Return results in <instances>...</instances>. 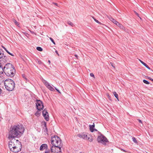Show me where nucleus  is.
I'll return each instance as SVG.
<instances>
[{
	"label": "nucleus",
	"mask_w": 153,
	"mask_h": 153,
	"mask_svg": "<svg viewBox=\"0 0 153 153\" xmlns=\"http://www.w3.org/2000/svg\"><path fill=\"white\" fill-rule=\"evenodd\" d=\"M113 93L114 95L115 96V97L117 99L118 101H119V99L118 98V94L115 91H114L113 92Z\"/></svg>",
	"instance_id": "obj_18"
},
{
	"label": "nucleus",
	"mask_w": 153,
	"mask_h": 153,
	"mask_svg": "<svg viewBox=\"0 0 153 153\" xmlns=\"http://www.w3.org/2000/svg\"><path fill=\"white\" fill-rule=\"evenodd\" d=\"M3 68L2 64L0 62V74H2L3 73Z\"/></svg>",
	"instance_id": "obj_16"
},
{
	"label": "nucleus",
	"mask_w": 153,
	"mask_h": 153,
	"mask_svg": "<svg viewBox=\"0 0 153 153\" xmlns=\"http://www.w3.org/2000/svg\"><path fill=\"white\" fill-rule=\"evenodd\" d=\"M132 139L133 141L135 143H137V141L135 137H132Z\"/></svg>",
	"instance_id": "obj_23"
},
{
	"label": "nucleus",
	"mask_w": 153,
	"mask_h": 153,
	"mask_svg": "<svg viewBox=\"0 0 153 153\" xmlns=\"http://www.w3.org/2000/svg\"><path fill=\"white\" fill-rule=\"evenodd\" d=\"M53 4L56 5L57 6L58 4L57 3H53Z\"/></svg>",
	"instance_id": "obj_44"
},
{
	"label": "nucleus",
	"mask_w": 153,
	"mask_h": 153,
	"mask_svg": "<svg viewBox=\"0 0 153 153\" xmlns=\"http://www.w3.org/2000/svg\"><path fill=\"white\" fill-rule=\"evenodd\" d=\"M37 50L40 51H42V49L40 47H38L36 48Z\"/></svg>",
	"instance_id": "obj_22"
},
{
	"label": "nucleus",
	"mask_w": 153,
	"mask_h": 153,
	"mask_svg": "<svg viewBox=\"0 0 153 153\" xmlns=\"http://www.w3.org/2000/svg\"><path fill=\"white\" fill-rule=\"evenodd\" d=\"M97 141L99 143L105 145L108 142V140L103 135L100 134L97 137Z\"/></svg>",
	"instance_id": "obj_6"
},
{
	"label": "nucleus",
	"mask_w": 153,
	"mask_h": 153,
	"mask_svg": "<svg viewBox=\"0 0 153 153\" xmlns=\"http://www.w3.org/2000/svg\"><path fill=\"white\" fill-rule=\"evenodd\" d=\"M138 120L139 122L140 123H141V124H143L142 122V121H141V120H139V119H138Z\"/></svg>",
	"instance_id": "obj_39"
},
{
	"label": "nucleus",
	"mask_w": 153,
	"mask_h": 153,
	"mask_svg": "<svg viewBox=\"0 0 153 153\" xmlns=\"http://www.w3.org/2000/svg\"><path fill=\"white\" fill-rule=\"evenodd\" d=\"M111 65L112 66H113V67L114 68V67L113 66V63H111Z\"/></svg>",
	"instance_id": "obj_45"
},
{
	"label": "nucleus",
	"mask_w": 153,
	"mask_h": 153,
	"mask_svg": "<svg viewBox=\"0 0 153 153\" xmlns=\"http://www.w3.org/2000/svg\"><path fill=\"white\" fill-rule=\"evenodd\" d=\"M148 77V79H150V80L152 81H153V79H152V78H151V77Z\"/></svg>",
	"instance_id": "obj_37"
},
{
	"label": "nucleus",
	"mask_w": 153,
	"mask_h": 153,
	"mask_svg": "<svg viewBox=\"0 0 153 153\" xmlns=\"http://www.w3.org/2000/svg\"><path fill=\"white\" fill-rule=\"evenodd\" d=\"M94 127L95 125L94 123H93V124L92 125H89V129L91 131V132H93L94 131H97V129L94 128Z\"/></svg>",
	"instance_id": "obj_13"
},
{
	"label": "nucleus",
	"mask_w": 153,
	"mask_h": 153,
	"mask_svg": "<svg viewBox=\"0 0 153 153\" xmlns=\"http://www.w3.org/2000/svg\"><path fill=\"white\" fill-rule=\"evenodd\" d=\"M109 19L115 24H116L117 23V22L112 18H110Z\"/></svg>",
	"instance_id": "obj_17"
},
{
	"label": "nucleus",
	"mask_w": 153,
	"mask_h": 153,
	"mask_svg": "<svg viewBox=\"0 0 153 153\" xmlns=\"http://www.w3.org/2000/svg\"><path fill=\"white\" fill-rule=\"evenodd\" d=\"M62 147L51 146V151L52 153H62Z\"/></svg>",
	"instance_id": "obj_8"
},
{
	"label": "nucleus",
	"mask_w": 153,
	"mask_h": 153,
	"mask_svg": "<svg viewBox=\"0 0 153 153\" xmlns=\"http://www.w3.org/2000/svg\"><path fill=\"white\" fill-rule=\"evenodd\" d=\"M48 88L51 91H53L54 90V88L50 85L48 87Z\"/></svg>",
	"instance_id": "obj_21"
},
{
	"label": "nucleus",
	"mask_w": 153,
	"mask_h": 153,
	"mask_svg": "<svg viewBox=\"0 0 153 153\" xmlns=\"http://www.w3.org/2000/svg\"><path fill=\"white\" fill-rule=\"evenodd\" d=\"M55 88V89L56 90L59 92V93H61V92L59 91L58 89H57V88Z\"/></svg>",
	"instance_id": "obj_42"
},
{
	"label": "nucleus",
	"mask_w": 153,
	"mask_h": 153,
	"mask_svg": "<svg viewBox=\"0 0 153 153\" xmlns=\"http://www.w3.org/2000/svg\"><path fill=\"white\" fill-rule=\"evenodd\" d=\"M4 55L3 53L0 51V59L3 57Z\"/></svg>",
	"instance_id": "obj_26"
},
{
	"label": "nucleus",
	"mask_w": 153,
	"mask_h": 153,
	"mask_svg": "<svg viewBox=\"0 0 153 153\" xmlns=\"http://www.w3.org/2000/svg\"><path fill=\"white\" fill-rule=\"evenodd\" d=\"M45 153H50V150L49 149H47L46 150H45Z\"/></svg>",
	"instance_id": "obj_31"
},
{
	"label": "nucleus",
	"mask_w": 153,
	"mask_h": 153,
	"mask_svg": "<svg viewBox=\"0 0 153 153\" xmlns=\"http://www.w3.org/2000/svg\"><path fill=\"white\" fill-rule=\"evenodd\" d=\"M48 62H49V64H50V63H51V61H50V60H48Z\"/></svg>",
	"instance_id": "obj_46"
},
{
	"label": "nucleus",
	"mask_w": 153,
	"mask_h": 153,
	"mask_svg": "<svg viewBox=\"0 0 153 153\" xmlns=\"http://www.w3.org/2000/svg\"><path fill=\"white\" fill-rule=\"evenodd\" d=\"M7 52L9 54L11 55L12 56H14V55H13V54L10 53L9 52V51H7Z\"/></svg>",
	"instance_id": "obj_32"
},
{
	"label": "nucleus",
	"mask_w": 153,
	"mask_h": 153,
	"mask_svg": "<svg viewBox=\"0 0 153 153\" xmlns=\"http://www.w3.org/2000/svg\"><path fill=\"white\" fill-rule=\"evenodd\" d=\"M49 39H50V40L51 41V42H53V43L54 44V45H55V42H54V40H53V39L51 37H50L49 38Z\"/></svg>",
	"instance_id": "obj_29"
},
{
	"label": "nucleus",
	"mask_w": 153,
	"mask_h": 153,
	"mask_svg": "<svg viewBox=\"0 0 153 153\" xmlns=\"http://www.w3.org/2000/svg\"><path fill=\"white\" fill-rule=\"evenodd\" d=\"M51 143L52 146L62 147V143L60 139L58 136H55L51 138Z\"/></svg>",
	"instance_id": "obj_4"
},
{
	"label": "nucleus",
	"mask_w": 153,
	"mask_h": 153,
	"mask_svg": "<svg viewBox=\"0 0 153 153\" xmlns=\"http://www.w3.org/2000/svg\"><path fill=\"white\" fill-rule=\"evenodd\" d=\"M106 95L108 97V98L110 100H111V98L110 97V96H109V94L108 93H107L106 94Z\"/></svg>",
	"instance_id": "obj_30"
},
{
	"label": "nucleus",
	"mask_w": 153,
	"mask_h": 153,
	"mask_svg": "<svg viewBox=\"0 0 153 153\" xmlns=\"http://www.w3.org/2000/svg\"><path fill=\"white\" fill-rule=\"evenodd\" d=\"M139 61L145 67H146L147 68L149 69V70H150V68L149 67V66L145 62L141 61L140 59H139Z\"/></svg>",
	"instance_id": "obj_15"
},
{
	"label": "nucleus",
	"mask_w": 153,
	"mask_h": 153,
	"mask_svg": "<svg viewBox=\"0 0 153 153\" xmlns=\"http://www.w3.org/2000/svg\"><path fill=\"white\" fill-rule=\"evenodd\" d=\"M22 76L23 77V78L25 80H27V78L26 76L25 75V74H22Z\"/></svg>",
	"instance_id": "obj_25"
},
{
	"label": "nucleus",
	"mask_w": 153,
	"mask_h": 153,
	"mask_svg": "<svg viewBox=\"0 0 153 153\" xmlns=\"http://www.w3.org/2000/svg\"><path fill=\"white\" fill-rule=\"evenodd\" d=\"M1 93V89L0 88V94Z\"/></svg>",
	"instance_id": "obj_47"
},
{
	"label": "nucleus",
	"mask_w": 153,
	"mask_h": 153,
	"mask_svg": "<svg viewBox=\"0 0 153 153\" xmlns=\"http://www.w3.org/2000/svg\"><path fill=\"white\" fill-rule=\"evenodd\" d=\"M42 114L45 118V119L47 121H48L49 120V116L48 113L46 110L44 109L43 111H42Z\"/></svg>",
	"instance_id": "obj_11"
},
{
	"label": "nucleus",
	"mask_w": 153,
	"mask_h": 153,
	"mask_svg": "<svg viewBox=\"0 0 153 153\" xmlns=\"http://www.w3.org/2000/svg\"><path fill=\"white\" fill-rule=\"evenodd\" d=\"M4 85L6 89L9 91H12L15 87L14 82L10 79L5 80L4 82Z\"/></svg>",
	"instance_id": "obj_3"
},
{
	"label": "nucleus",
	"mask_w": 153,
	"mask_h": 153,
	"mask_svg": "<svg viewBox=\"0 0 153 153\" xmlns=\"http://www.w3.org/2000/svg\"><path fill=\"white\" fill-rule=\"evenodd\" d=\"M45 85L46 86V87L48 88L50 85L49 84L48 82L47 83V84Z\"/></svg>",
	"instance_id": "obj_35"
},
{
	"label": "nucleus",
	"mask_w": 153,
	"mask_h": 153,
	"mask_svg": "<svg viewBox=\"0 0 153 153\" xmlns=\"http://www.w3.org/2000/svg\"><path fill=\"white\" fill-rule=\"evenodd\" d=\"M116 25L119 27L121 29L123 30H125V28L124 27V26L122 25L121 24L117 22V23L116 24H115Z\"/></svg>",
	"instance_id": "obj_14"
},
{
	"label": "nucleus",
	"mask_w": 153,
	"mask_h": 153,
	"mask_svg": "<svg viewBox=\"0 0 153 153\" xmlns=\"http://www.w3.org/2000/svg\"><path fill=\"white\" fill-rule=\"evenodd\" d=\"M77 136L80 138L87 140L90 142H92L93 140V138L92 136L90 135H88L85 132L79 134L77 135Z\"/></svg>",
	"instance_id": "obj_5"
},
{
	"label": "nucleus",
	"mask_w": 153,
	"mask_h": 153,
	"mask_svg": "<svg viewBox=\"0 0 153 153\" xmlns=\"http://www.w3.org/2000/svg\"><path fill=\"white\" fill-rule=\"evenodd\" d=\"M93 18L95 21L97 23L101 25H104L103 24L101 23L100 22H99L98 20H97L96 19L94 18V17H93Z\"/></svg>",
	"instance_id": "obj_20"
},
{
	"label": "nucleus",
	"mask_w": 153,
	"mask_h": 153,
	"mask_svg": "<svg viewBox=\"0 0 153 153\" xmlns=\"http://www.w3.org/2000/svg\"><path fill=\"white\" fill-rule=\"evenodd\" d=\"M74 56L76 57L77 59H78V56L76 54H75Z\"/></svg>",
	"instance_id": "obj_43"
},
{
	"label": "nucleus",
	"mask_w": 153,
	"mask_h": 153,
	"mask_svg": "<svg viewBox=\"0 0 153 153\" xmlns=\"http://www.w3.org/2000/svg\"><path fill=\"white\" fill-rule=\"evenodd\" d=\"M90 75L91 76L93 77L94 78H95L94 75L93 74V73H90Z\"/></svg>",
	"instance_id": "obj_34"
},
{
	"label": "nucleus",
	"mask_w": 153,
	"mask_h": 153,
	"mask_svg": "<svg viewBox=\"0 0 153 153\" xmlns=\"http://www.w3.org/2000/svg\"><path fill=\"white\" fill-rule=\"evenodd\" d=\"M3 72L7 76H13L15 73L16 70L14 66L10 63L6 64L3 68Z\"/></svg>",
	"instance_id": "obj_2"
},
{
	"label": "nucleus",
	"mask_w": 153,
	"mask_h": 153,
	"mask_svg": "<svg viewBox=\"0 0 153 153\" xmlns=\"http://www.w3.org/2000/svg\"><path fill=\"white\" fill-rule=\"evenodd\" d=\"M7 52L9 54L11 55L12 56H14V55H13V54L10 53L9 52V51H7Z\"/></svg>",
	"instance_id": "obj_33"
},
{
	"label": "nucleus",
	"mask_w": 153,
	"mask_h": 153,
	"mask_svg": "<svg viewBox=\"0 0 153 153\" xmlns=\"http://www.w3.org/2000/svg\"><path fill=\"white\" fill-rule=\"evenodd\" d=\"M48 146L46 144H42L40 148V151H43L44 149L46 150L48 149Z\"/></svg>",
	"instance_id": "obj_12"
},
{
	"label": "nucleus",
	"mask_w": 153,
	"mask_h": 153,
	"mask_svg": "<svg viewBox=\"0 0 153 153\" xmlns=\"http://www.w3.org/2000/svg\"><path fill=\"white\" fill-rule=\"evenodd\" d=\"M2 47L4 49V50L6 51V52H7V51H8V50L4 47L2 46Z\"/></svg>",
	"instance_id": "obj_38"
},
{
	"label": "nucleus",
	"mask_w": 153,
	"mask_h": 153,
	"mask_svg": "<svg viewBox=\"0 0 153 153\" xmlns=\"http://www.w3.org/2000/svg\"><path fill=\"white\" fill-rule=\"evenodd\" d=\"M43 82L45 85L47 84V83H48V82L45 80H43Z\"/></svg>",
	"instance_id": "obj_36"
},
{
	"label": "nucleus",
	"mask_w": 153,
	"mask_h": 153,
	"mask_svg": "<svg viewBox=\"0 0 153 153\" xmlns=\"http://www.w3.org/2000/svg\"><path fill=\"white\" fill-rule=\"evenodd\" d=\"M13 22H14V23H15V24L16 25H17V26H18V25H19V23L17 22L16 20H13Z\"/></svg>",
	"instance_id": "obj_27"
},
{
	"label": "nucleus",
	"mask_w": 153,
	"mask_h": 153,
	"mask_svg": "<svg viewBox=\"0 0 153 153\" xmlns=\"http://www.w3.org/2000/svg\"><path fill=\"white\" fill-rule=\"evenodd\" d=\"M16 146H14L13 148L10 149V151L14 152H18L20 151L22 148V145L20 142H18V144L15 145Z\"/></svg>",
	"instance_id": "obj_9"
},
{
	"label": "nucleus",
	"mask_w": 153,
	"mask_h": 153,
	"mask_svg": "<svg viewBox=\"0 0 153 153\" xmlns=\"http://www.w3.org/2000/svg\"><path fill=\"white\" fill-rule=\"evenodd\" d=\"M24 131V127L21 125L14 126L11 127L8 138L9 139L19 137L22 135Z\"/></svg>",
	"instance_id": "obj_1"
},
{
	"label": "nucleus",
	"mask_w": 153,
	"mask_h": 153,
	"mask_svg": "<svg viewBox=\"0 0 153 153\" xmlns=\"http://www.w3.org/2000/svg\"><path fill=\"white\" fill-rule=\"evenodd\" d=\"M143 82L144 83H145L146 84H149V82L146 80L144 79L143 80Z\"/></svg>",
	"instance_id": "obj_24"
},
{
	"label": "nucleus",
	"mask_w": 153,
	"mask_h": 153,
	"mask_svg": "<svg viewBox=\"0 0 153 153\" xmlns=\"http://www.w3.org/2000/svg\"><path fill=\"white\" fill-rule=\"evenodd\" d=\"M134 13H135L139 17V14L137 13L135 11H134Z\"/></svg>",
	"instance_id": "obj_40"
},
{
	"label": "nucleus",
	"mask_w": 153,
	"mask_h": 153,
	"mask_svg": "<svg viewBox=\"0 0 153 153\" xmlns=\"http://www.w3.org/2000/svg\"><path fill=\"white\" fill-rule=\"evenodd\" d=\"M41 110H38L35 113V115L36 116L38 117L39 116L41 112H40Z\"/></svg>",
	"instance_id": "obj_19"
},
{
	"label": "nucleus",
	"mask_w": 153,
	"mask_h": 153,
	"mask_svg": "<svg viewBox=\"0 0 153 153\" xmlns=\"http://www.w3.org/2000/svg\"><path fill=\"white\" fill-rule=\"evenodd\" d=\"M55 52L58 55V56H59V53H58V51H55Z\"/></svg>",
	"instance_id": "obj_41"
},
{
	"label": "nucleus",
	"mask_w": 153,
	"mask_h": 153,
	"mask_svg": "<svg viewBox=\"0 0 153 153\" xmlns=\"http://www.w3.org/2000/svg\"><path fill=\"white\" fill-rule=\"evenodd\" d=\"M37 109L39 110H42L44 108L43 103L42 101L39 100H37L36 103Z\"/></svg>",
	"instance_id": "obj_10"
},
{
	"label": "nucleus",
	"mask_w": 153,
	"mask_h": 153,
	"mask_svg": "<svg viewBox=\"0 0 153 153\" xmlns=\"http://www.w3.org/2000/svg\"><path fill=\"white\" fill-rule=\"evenodd\" d=\"M68 24L72 26H73V24L71 22L68 21Z\"/></svg>",
	"instance_id": "obj_28"
},
{
	"label": "nucleus",
	"mask_w": 153,
	"mask_h": 153,
	"mask_svg": "<svg viewBox=\"0 0 153 153\" xmlns=\"http://www.w3.org/2000/svg\"><path fill=\"white\" fill-rule=\"evenodd\" d=\"M11 140L9 142V147L10 150L12 149L13 147L16 146L15 145L18 144V142H20L18 140H16L15 138H12Z\"/></svg>",
	"instance_id": "obj_7"
}]
</instances>
